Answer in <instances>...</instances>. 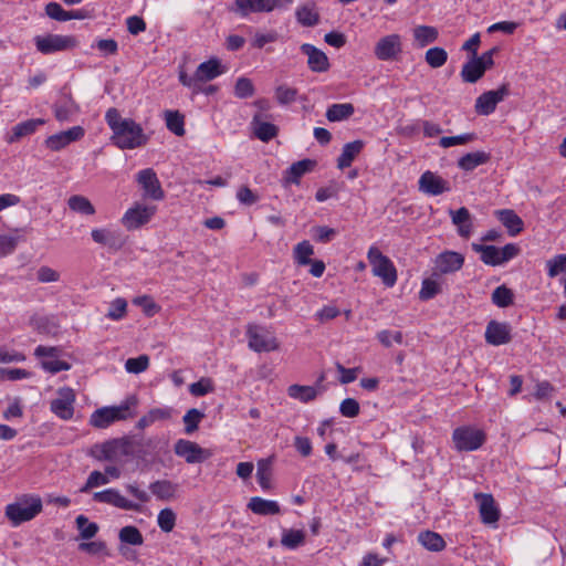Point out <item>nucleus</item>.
<instances>
[{
	"label": "nucleus",
	"mask_w": 566,
	"mask_h": 566,
	"mask_svg": "<svg viewBox=\"0 0 566 566\" xmlns=\"http://www.w3.org/2000/svg\"><path fill=\"white\" fill-rule=\"evenodd\" d=\"M105 120L113 132L111 140L119 149H135L147 144L148 136L132 118H123L117 108H108Z\"/></svg>",
	"instance_id": "nucleus-1"
},
{
	"label": "nucleus",
	"mask_w": 566,
	"mask_h": 566,
	"mask_svg": "<svg viewBox=\"0 0 566 566\" xmlns=\"http://www.w3.org/2000/svg\"><path fill=\"white\" fill-rule=\"evenodd\" d=\"M43 503L39 495L22 494L4 509V515L13 526L33 520L42 512Z\"/></svg>",
	"instance_id": "nucleus-2"
},
{
	"label": "nucleus",
	"mask_w": 566,
	"mask_h": 566,
	"mask_svg": "<svg viewBox=\"0 0 566 566\" xmlns=\"http://www.w3.org/2000/svg\"><path fill=\"white\" fill-rule=\"evenodd\" d=\"M136 398L130 397L119 406L103 407L96 409L90 418V424L94 428L105 429L115 421L126 420L133 417L130 406L136 405Z\"/></svg>",
	"instance_id": "nucleus-3"
},
{
	"label": "nucleus",
	"mask_w": 566,
	"mask_h": 566,
	"mask_svg": "<svg viewBox=\"0 0 566 566\" xmlns=\"http://www.w3.org/2000/svg\"><path fill=\"white\" fill-rule=\"evenodd\" d=\"M33 41L36 51L43 55L71 51L78 45V41L74 35H62L54 33L36 35L33 38Z\"/></svg>",
	"instance_id": "nucleus-4"
},
{
	"label": "nucleus",
	"mask_w": 566,
	"mask_h": 566,
	"mask_svg": "<svg viewBox=\"0 0 566 566\" xmlns=\"http://www.w3.org/2000/svg\"><path fill=\"white\" fill-rule=\"evenodd\" d=\"M367 259L371 265L373 274L380 277L386 286L391 287L396 284L397 270L392 261L382 254L378 248L370 247Z\"/></svg>",
	"instance_id": "nucleus-5"
},
{
	"label": "nucleus",
	"mask_w": 566,
	"mask_h": 566,
	"mask_svg": "<svg viewBox=\"0 0 566 566\" xmlns=\"http://www.w3.org/2000/svg\"><path fill=\"white\" fill-rule=\"evenodd\" d=\"M247 337L249 348L256 353H269L279 349V342L275 335L263 326L248 325Z\"/></svg>",
	"instance_id": "nucleus-6"
},
{
	"label": "nucleus",
	"mask_w": 566,
	"mask_h": 566,
	"mask_svg": "<svg viewBox=\"0 0 566 566\" xmlns=\"http://www.w3.org/2000/svg\"><path fill=\"white\" fill-rule=\"evenodd\" d=\"M452 439L458 451H473L484 443L485 434L479 429L460 427L453 431Z\"/></svg>",
	"instance_id": "nucleus-7"
},
{
	"label": "nucleus",
	"mask_w": 566,
	"mask_h": 566,
	"mask_svg": "<svg viewBox=\"0 0 566 566\" xmlns=\"http://www.w3.org/2000/svg\"><path fill=\"white\" fill-rule=\"evenodd\" d=\"M75 392L70 387H62L57 390V398L50 403L51 411L63 420H70L74 415Z\"/></svg>",
	"instance_id": "nucleus-8"
},
{
	"label": "nucleus",
	"mask_w": 566,
	"mask_h": 566,
	"mask_svg": "<svg viewBox=\"0 0 566 566\" xmlns=\"http://www.w3.org/2000/svg\"><path fill=\"white\" fill-rule=\"evenodd\" d=\"M510 94L509 85L503 84L497 90L488 91L481 94L475 101V112L479 115H491L496 105Z\"/></svg>",
	"instance_id": "nucleus-9"
},
{
	"label": "nucleus",
	"mask_w": 566,
	"mask_h": 566,
	"mask_svg": "<svg viewBox=\"0 0 566 566\" xmlns=\"http://www.w3.org/2000/svg\"><path fill=\"white\" fill-rule=\"evenodd\" d=\"M464 264L463 254L455 251H443L434 259L432 276L451 274L462 269Z\"/></svg>",
	"instance_id": "nucleus-10"
},
{
	"label": "nucleus",
	"mask_w": 566,
	"mask_h": 566,
	"mask_svg": "<svg viewBox=\"0 0 566 566\" xmlns=\"http://www.w3.org/2000/svg\"><path fill=\"white\" fill-rule=\"evenodd\" d=\"M137 182L140 185L145 198L153 200H163L165 198V191L161 188L156 172L151 168L140 170L137 174Z\"/></svg>",
	"instance_id": "nucleus-11"
},
{
	"label": "nucleus",
	"mask_w": 566,
	"mask_h": 566,
	"mask_svg": "<svg viewBox=\"0 0 566 566\" xmlns=\"http://www.w3.org/2000/svg\"><path fill=\"white\" fill-rule=\"evenodd\" d=\"M156 212L155 206L135 205V207L128 209L123 219L122 223L128 229L134 230L148 223L151 217Z\"/></svg>",
	"instance_id": "nucleus-12"
},
{
	"label": "nucleus",
	"mask_w": 566,
	"mask_h": 566,
	"mask_svg": "<svg viewBox=\"0 0 566 566\" xmlns=\"http://www.w3.org/2000/svg\"><path fill=\"white\" fill-rule=\"evenodd\" d=\"M402 51L401 38L399 34H389L379 39L374 53L380 61L395 60Z\"/></svg>",
	"instance_id": "nucleus-13"
},
{
	"label": "nucleus",
	"mask_w": 566,
	"mask_h": 566,
	"mask_svg": "<svg viewBox=\"0 0 566 566\" xmlns=\"http://www.w3.org/2000/svg\"><path fill=\"white\" fill-rule=\"evenodd\" d=\"M512 328L509 323L490 321L485 328V342L493 346H501L512 340Z\"/></svg>",
	"instance_id": "nucleus-14"
},
{
	"label": "nucleus",
	"mask_w": 566,
	"mask_h": 566,
	"mask_svg": "<svg viewBox=\"0 0 566 566\" xmlns=\"http://www.w3.org/2000/svg\"><path fill=\"white\" fill-rule=\"evenodd\" d=\"M175 453L184 458L188 463H200L205 461L208 453L198 443L186 439H179L174 447Z\"/></svg>",
	"instance_id": "nucleus-15"
},
{
	"label": "nucleus",
	"mask_w": 566,
	"mask_h": 566,
	"mask_svg": "<svg viewBox=\"0 0 566 566\" xmlns=\"http://www.w3.org/2000/svg\"><path fill=\"white\" fill-rule=\"evenodd\" d=\"M93 500L98 503L111 504L115 507L129 511H140V505L124 497L115 489H106L93 494Z\"/></svg>",
	"instance_id": "nucleus-16"
},
{
	"label": "nucleus",
	"mask_w": 566,
	"mask_h": 566,
	"mask_svg": "<svg viewBox=\"0 0 566 566\" xmlns=\"http://www.w3.org/2000/svg\"><path fill=\"white\" fill-rule=\"evenodd\" d=\"M91 237L95 243L104 245L112 251H119L126 243V239L118 230L93 229Z\"/></svg>",
	"instance_id": "nucleus-17"
},
{
	"label": "nucleus",
	"mask_w": 566,
	"mask_h": 566,
	"mask_svg": "<svg viewBox=\"0 0 566 566\" xmlns=\"http://www.w3.org/2000/svg\"><path fill=\"white\" fill-rule=\"evenodd\" d=\"M84 134L85 130L82 126H74L67 130L49 136L45 139V146L53 151H59L71 143L80 140Z\"/></svg>",
	"instance_id": "nucleus-18"
},
{
	"label": "nucleus",
	"mask_w": 566,
	"mask_h": 566,
	"mask_svg": "<svg viewBox=\"0 0 566 566\" xmlns=\"http://www.w3.org/2000/svg\"><path fill=\"white\" fill-rule=\"evenodd\" d=\"M450 189L449 181L430 170L424 171L420 176L419 190L427 195L439 196L443 192L450 191Z\"/></svg>",
	"instance_id": "nucleus-19"
},
{
	"label": "nucleus",
	"mask_w": 566,
	"mask_h": 566,
	"mask_svg": "<svg viewBox=\"0 0 566 566\" xmlns=\"http://www.w3.org/2000/svg\"><path fill=\"white\" fill-rule=\"evenodd\" d=\"M474 497L479 503V512L482 523H496L500 518V511L493 496L489 493H475Z\"/></svg>",
	"instance_id": "nucleus-20"
},
{
	"label": "nucleus",
	"mask_w": 566,
	"mask_h": 566,
	"mask_svg": "<svg viewBox=\"0 0 566 566\" xmlns=\"http://www.w3.org/2000/svg\"><path fill=\"white\" fill-rule=\"evenodd\" d=\"M316 166V161L310 158L298 160L293 163L285 171L282 178V182L284 187L289 185L295 184L298 185L301 178L311 171Z\"/></svg>",
	"instance_id": "nucleus-21"
},
{
	"label": "nucleus",
	"mask_w": 566,
	"mask_h": 566,
	"mask_svg": "<svg viewBox=\"0 0 566 566\" xmlns=\"http://www.w3.org/2000/svg\"><path fill=\"white\" fill-rule=\"evenodd\" d=\"M132 442V450L134 451V459L144 460L147 455H150L158 442L157 437L146 438L143 433L128 434Z\"/></svg>",
	"instance_id": "nucleus-22"
},
{
	"label": "nucleus",
	"mask_w": 566,
	"mask_h": 566,
	"mask_svg": "<svg viewBox=\"0 0 566 566\" xmlns=\"http://www.w3.org/2000/svg\"><path fill=\"white\" fill-rule=\"evenodd\" d=\"M301 52L307 55V65L311 71L323 73L329 69V61L327 55L310 43H304L301 45Z\"/></svg>",
	"instance_id": "nucleus-23"
},
{
	"label": "nucleus",
	"mask_w": 566,
	"mask_h": 566,
	"mask_svg": "<svg viewBox=\"0 0 566 566\" xmlns=\"http://www.w3.org/2000/svg\"><path fill=\"white\" fill-rule=\"evenodd\" d=\"M499 221L507 229L511 237H515L524 229L523 220L512 209H501L494 212Z\"/></svg>",
	"instance_id": "nucleus-24"
},
{
	"label": "nucleus",
	"mask_w": 566,
	"mask_h": 566,
	"mask_svg": "<svg viewBox=\"0 0 566 566\" xmlns=\"http://www.w3.org/2000/svg\"><path fill=\"white\" fill-rule=\"evenodd\" d=\"M450 216L453 224L458 227V234L464 239L470 238L473 229L470 211L461 207L458 210H450Z\"/></svg>",
	"instance_id": "nucleus-25"
},
{
	"label": "nucleus",
	"mask_w": 566,
	"mask_h": 566,
	"mask_svg": "<svg viewBox=\"0 0 566 566\" xmlns=\"http://www.w3.org/2000/svg\"><path fill=\"white\" fill-rule=\"evenodd\" d=\"M55 118L59 122H66L78 112V106L70 94H62L53 106Z\"/></svg>",
	"instance_id": "nucleus-26"
},
{
	"label": "nucleus",
	"mask_w": 566,
	"mask_h": 566,
	"mask_svg": "<svg viewBox=\"0 0 566 566\" xmlns=\"http://www.w3.org/2000/svg\"><path fill=\"white\" fill-rule=\"evenodd\" d=\"M44 124L45 120L42 118H33L19 123L12 128V134L7 138V142L9 144L17 143L22 137L33 134L38 127Z\"/></svg>",
	"instance_id": "nucleus-27"
},
{
	"label": "nucleus",
	"mask_w": 566,
	"mask_h": 566,
	"mask_svg": "<svg viewBox=\"0 0 566 566\" xmlns=\"http://www.w3.org/2000/svg\"><path fill=\"white\" fill-rule=\"evenodd\" d=\"M223 73L221 63L218 59L212 57L198 65L196 70L197 80L200 83L211 81Z\"/></svg>",
	"instance_id": "nucleus-28"
},
{
	"label": "nucleus",
	"mask_w": 566,
	"mask_h": 566,
	"mask_svg": "<svg viewBox=\"0 0 566 566\" xmlns=\"http://www.w3.org/2000/svg\"><path fill=\"white\" fill-rule=\"evenodd\" d=\"M234 11L241 17H248L250 13L271 12L268 0H234Z\"/></svg>",
	"instance_id": "nucleus-29"
},
{
	"label": "nucleus",
	"mask_w": 566,
	"mask_h": 566,
	"mask_svg": "<svg viewBox=\"0 0 566 566\" xmlns=\"http://www.w3.org/2000/svg\"><path fill=\"white\" fill-rule=\"evenodd\" d=\"M251 125L253 126V133L262 142H270L279 134V128L269 122L261 119V114H255L252 118Z\"/></svg>",
	"instance_id": "nucleus-30"
},
{
	"label": "nucleus",
	"mask_w": 566,
	"mask_h": 566,
	"mask_svg": "<svg viewBox=\"0 0 566 566\" xmlns=\"http://www.w3.org/2000/svg\"><path fill=\"white\" fill-rule=\"evenodd\" d=\"M364 142L360 139L347 143L342 149V154L337 158V167L345 169L352 165L354 159L360 154L364 148Z\"/></svg>",
	"instance_id": "nucleus-31"
},
{
	"label": "nucleus",
	"mask_w": 566,
	"mask_h": 566,
	"mask_svg": "<svg viewBox=\"0 0 566 566\" xmlns=\"http://www.w3.org/2000/svg\"><path fill=\"white\" fill-rule=\"evenodd\" d=\"M248 509L258 515H275L280 513V505L276 501L265 500L260 496L251 497Z\"/></svg>",
	"instance_id": "nucleus-32"
},
{
	"label": "nucleus",
	"mask_w": 566,
	"mask_h": 566,
	"mask_svg": "<svg viewBox=\"0 0 566 566\" xmlns=\"http://www.w3.org/2000/svg\"><path fill=\"white\" fill-rule=\"evenodd\" d=\"M296 20L303 27H314L319 22V13L314 2L308 1L295 11Z\"/></svg>",
	"instance_id": "nucleus-33"
},
{
	"label": "nucleus",
	"mask_w": 566,
	"mask_h": 566,
	"mask_svg": "<svg viewBox=\"0 0 566 566\" xmlns=\"http://www.w3.org/2000/svg\"><path fill=\"white\" fill-rule=\"evenodd\" d=\"M490 159L491 155L482 150L468 153L459 158L458 167L464 171H472L476 167L486 164Z\"/></svg>",
	"instance_id": "nucleus-34"
},
{
	"label": "nucleus",
	"mask_w": 566,
	"mask_h": 566,
	"mask_svg": "<svg viewBox=\"0 0 566 566\" xmlns=\"http://www.w3.org/2000/svg\"><path fill=\"white\" fill-rule=\"evenodd\" d=\"M471 247L474 252L480 253V259L484 264L491 266L500 265V248L480 243H472Z\"/></svg>",
	"instance_id": "nucleus-35"
},
{
	"label": "nucleus",
	"mask_w": 566,
	"mask_h": 566,
	"mask_svg": "<svg viewBox=\"0 0 566 566\" xmlns=\"http://www.w3.org/2000/svg\"><path fill=\"white\" fill-rule=\"evenodd\" d=\"M150 492L161 501L172 499L177 491V484L169 480H157L149 485Z\"/></svg>",
	"instance_id": "nucleus-36"
},
{
	"label": "nucleus",
	"mask_w": 566,
	"mask_h": 566,
	"mask_svg": "<svg viewBox=\"0 0 566 566\" xmlns=\"http://www.w3.org/2000/svg\"><path fill=\"white\" fill-rule=\"evenodd\" d=\"M287 394L291 398L307 403L316 399V397L318 396V390L316 389V387L313 386H303L294 384L287 388Z\"/></svg>",
	"instance_id": "nucleus-37"
},
{
	"label": "nucleus",
	"mask_w": 566,
	"mask_h": 566,
	"mask_svg": "<svg viewBox=\"0 0 566 566\" xmlns=\"http://www.w3.org/2000/svg\"><path fill=\"white\" fill-rule=\"evenodd\" d=\"M484 67H482L480 62L472 56V59L462 66L461 77L463 82L475 83L484 75Z\"/></svg>",
	"instance_id": "nucleus-38"
},
{
	"label": "nucleus",
	"mask_w": 566,
	"mask_h": 566,
	"mask_svg": "<svg viewBox=\"0 0 566 566\" xmlns=\"http://www.w3.org/2000/svg\"><path fill=\"white\" fill-rule=\"evenodd\" d=\"M419 543L431 552H441L446 547V541L443 537L431 531L421 532L418 535Z\"/></svg>",
	"instance_id": "nucleus-39"
},
{
	"label": "nucleus",
	"mask_w": 566,
	"mask_h": 566,
	"mask_svg": "<svg viewBox=\"0 0 566 566\" xmlns=\"http://www.w3.org/2000/svg\"><path fill=\"white\" fill-rule=\"evenodd\" d=\"M355 112L352 103L332 104L326 111V118L329 122H342L349 118Z\"/></svg>",
	"instance_id": "nucleus-40"
},
{
	"label": "nucleus",
	"mask_w": 566,
	"mask_h": 566,
	"mask_svg": "<svg viewBox=\"0 0 566 566\" xmlns=\"http://www.w3.org/2000/svg\"><path fill=\"white\" fill-rule=\"evenodd\" d=\"M438 30L434 27L418 25L413 29V38L419 48H424L438 39Z\"/></svg>",
	"instance_id": "nucleus-41"
},
{
	"label": "nucleus",
	"mask_w": 566,
	"mask_h": 566,
	"mask_svg": "<svg viewBox=\"0 0 566 566\" xmlns=\"http://www.w3.org/2000/svg\"><path fill=\"white\" fill-rule=\"evenodd\" d=\"M24 238L20 234L19 230H14L13 233L0 234V258L12 254L19 242L23 241Z\"/></svg>",
	"instance_id": "nucleus-42"
},
{
	"label": "nucleus",
	"mask_w": 566,
	"mask_h": 566,
	"mask_svg": "<svg viewBox=\"0 0 566 566\" xmlns=\"http://www.w3.org/2000/svg\"><path fill=\"white\" fill-rule=\"evenodd\" d=\"M69 208L84 216H93L96 210L92 202L84 196L73 195L67 200Z\"/></svg>",
	"instance_id": "nucleus-43"
},
{
	"label": "nucleus",
	"mask_w": 566,
	"mask_h": 566,
	"mask_svg": "<svg viewBox=\"0 0 566 566\" xmlns=\"http://www.w3.org/2000/svg\"><path fill=\"white\" fill-rule=\"evenodd\" d=\"M165 119L167 128L176 136H184L185 130V117L178 111H166Z\"/></svg>",
	"instance_id": "nucleus-44"
},
{
	"label": "nucleus",
	"mask_w": 566,
	"mask_h": 566,
	"mask_svg": "<svg viewBox=\"0 0 566 566\" xmlns=\"http://www.w3.org/2000/svg\"><path fill=\"white\" fill-rule=\"evenodd\" d=\"M272 459H263L258 462V471L256 479L258 483L263 490H269L271 488V478H272Z\"/></svg>",
	"instance_id": "nucleus-45"
},
{
	"label": "nucleus",
	"mask_w": 566,
	"mask_h": 566,
	"mask_svg": "<svg viewBox=\"0 0 566 566\" xmlns=\"http://www.w3.org/2000/svg\"><path fill=\"white\" fill-rule=\"evenodd\" d=\"M491 298L493 304L497 307L504 308L513 304L514 294L506 285H500L493 291Z\"/></svg>",
	"instance_id": "nucleus-46"
},
{
	"label": "nucleus",
	"mask_w": 566,
	"mask_h": 566,
	"mask_svg": "<svg viewBox=\"0 0 566 566\" xmlns=\"http://www.w3.org/2000/svg\"><path fill=\"white\" fill-rule=\"evenodd\" d=\"M118 537L122 543L134 546H139L144 543V537L140 531L136 526L132 525L122 527Z\"/></svg>",
	"instance_id": "nucleus-47"
},
{
	"label": "nucleus",
	"mask_w": 566,
	"mask_h": 566,
	"mask_svg": "<svg viewBox=\"0 0 566 566\" xmlns=\"http://www.w3.org/2000/svg\"><path fill=\"white\" fill-rule=\"evenodd\" d=\"M305 541V534L301 530H285L282 534L281 544L290 549H295Z\"/></svg>",
	"instance_id": "nucleus-48"
},
{
	"label": "nucleus",
	"mask_w": 566,
	"mask_h": 566,
	"mask_svg": "<svg viewBox=\"0 0 566 566\" xmlns=\"http://www.w3.org/2000/svg\"><path fill=\"white\" fill-rule=\"evenodd\" d=\"M75 523L80 531V537L83 539L93 538L99 530L98 525L95 522H90L85 515H78Z\"/></svg>",
	"instance_id": "nucleus-49"
},
{
	"label": "nucleus",
	"mask_w": 566,
	"mask_h": 566,
	"mask_svg": "<svg viewBox=\"0 0 566 566\" xmlns=\"http://www.w3.org/2000/svg\"><path fill=\"white\" fill-rule=\"evenodd\" d=\"M314 254L313 245L304 240L297 243L294 248V259L300 265H307L311 263V255Z\"/></svg>",
	"instance_id": "nucleus-50"
},
{
	"label": "nucleus",
	"mask_w": 566,
	"mask_h": 566,
	"mask_svg": "<svg viewBox=\"0 0 566 566\" xmlns=\"http://www.w3.org/2000/svg\"><path fill=\"white\" fill-rule=\"evenodd\" d=\"M476 139L475 133H464L457 136H444L439 140V145L442 148H449L455 145H467Z\"/></svg>",
	"instance_id": "nucleus-51"
},
{
	"label": "nucleus",
	"mask_w": 566,
	"mask_h": 566,
	"mask_svg": "<svg viewBox=\"0 0 566 566\" xmlns=\"http://www.w3.org/2000/svg\"><path fill=\"white\" fill-rule=\"evenodd\" d=\"M448 60V53L444 49L434 46L426 52V62L433 69L441 67Z\"/></svg>",
	"instance_id": "nucleus-52"
},
{
	"label": "nucleus",
	"mask_w": 566,
	"mask_h": 566,
	"mask_svg": "<svg viewBox=\"0 0 566 566\" xmlns=\"http://www.w3.org/2000/svg\"><path fill=\"white\" fill-rule=\"evenodd\" d=\"M176 513L171 509H163L157 517L159 528L165 533L171 532L176 525Z\"/></svg>",
	"instance_id": "nucleus-53"
},
{
	"label": "nucleus",
	"mask_w": 566,
	"mask_h": 566,
	"mask_svg": "<svg viewBox=\"0 0 566 566\" xmlns=\"http://www.w3.org/2000/svg\"><path fill=\"white\" fill-rule=\"evenodd\" d=\"M254 93H255V88H254L253 82L250 78L241 76L237 80L235 85H234V95L238 98H241V99L249 98V97L253 96Z\"/></svg>",
	"instance_id": "nucleus-54"
},
{
	"label": "nucleus",
	"mask_w": 566,
	"mask_h": 566,
	"mask_svg": "<svg viewBox=\"0 0 566 566\" xmlns=\"http://www.w3.org/2000/svg\"><path fill=\"white\" fill-rule=\"evenodd\" d=\"M546 268L549 277H556L560 273H566V254H557L547 260Z\"/></svg>",
	"instance_id": "nucleus-55"
},
{
	"label": "nucleus",
	"mask_w": 566,
	"mask_h": 566,
	"mask_svg": "<svg viewBox=\"0 0 566 566\" xmlns=\"http://www.w3.org/2000/svg\"><path fill=\"white\" fill-rule=\"evenodd\" d=\"M439 293H441V285L433 279H424L419 292V298L421 301H429Z\"/></svg>",
	"instance_id": "nucleus-56"
},
{
	"label": "nucleus",
	"mask_w": 566,
	"mask_h": 566,
	"mask_svg": "<svg viewBox=\"0 0 566 566\" xmlns=\"http://www.w3.org/2000/svg\"><path fill=\"white\" fill-rule=\"evenodd\" d=\"M205 417V413L200 410L192 408L189 409L184 416L185 432L191 434L198 429L200 420Z\"/></svg>",
	"instance_id": "nucleus-57"
},
{
	"label": "nucleus",
	"mask_w": 566,
	"mask_h": 566,
	"mask_svg": "<svg viewBox=\"0 0 566 566\" xmlns=\"http://www.w3.org/2000/svg\"><path fill=\"white\" fill-rule=\"evenodd\" d=\"M297 90L286 85H279L275 88V98L280 105H289L296 101Z\"/></svg>",
	"instance_id": "nucleus-58"
},
{
	"label": "nucleus",
	"mask_w": 566,
	"mask_h": 566,
	"mask_svg": "<svg viewBox=\"0 0 566 566\" xmlns=\"http://www.w3.org/2000/svg\"><path fill=\"white\" fill-rule=\"evenodd\" d=\"M149 366V357L147 355H140L135 358H128L125 363V369L130 374H140L145 371Z\"/></svg>",
	"instance_id": "nucleus-59"
},
{
	"label": "nucleus",
	"mask_w": 566,
	"mask_h": 566,
	"mask_svg": "<svg viewBox=\"0 0 566 566\" xmlns=\"http://www.w3.org/2000/svg\"><path fill=\"white\" fill-rule=\"evenodd\" d=\"M109 482L106 474L99 471H92L86 480V483L80 489L82 493H87L92 489L105 485Z\"/></svg>",
	"instance_id": "nucleus-60"
},
{
	"label": "nucleus",
	"mask_w": 566,
	"mask_h": 566,
	"mask_svg": "<svg viewBox=\"0 0 566 566\" xmlns=\"http://www.w3.org/2000/svg\"><path fill=\"white\" fill-rule=\"evenodd\" d=\"M126 311H127L126 300L118 297L111 303L108 312L106 314V317L114 319V321H118L125 316Z\"/></svg>",
	"instance_id": "nucleus-61"
},
{
	"label": "nucleus",
	"mask_w": 566,
	"mask_h": 566,
	"mask_svg": "<svg viewBox=\"0 0 566 566\" xmlns=\"http://www.w3.org/2000/svg\"><path fill=\"white\" fill-rule=\"evenodd\" d=\"M115 439L106 441L101 447L99 460L120 461Z\"/></svg>",
	"instance_id": "nucleus-62"
},
{
	"label": "nucleus",
	"mask_w": 566,
	"mask_h": 566,
	"mask_svg": "<svg viewBox=\"0 0 566 566\" xmlns=\"http://www.w3.org/2000/svg\"><path fill=\"white\" fill-rule=\"evenodd\" d=\"M213 389H214L213 384H212L211 379H209V378H201L200 380H198L189 386L190 394L196 397H201L209 392H212Z\"/></svg>",
	"instance_id": "nucleus-63"
},
{
	"label": "nucleus",
	"mask_w": 566,
	"mask_h": 566,
	"mask_svg": "<svg viewBox=\"0 0 566 566\" xmlns=\"http://www.w3.org/2000/svg\"><path fill=\"white\" fill-rule=\"evenodd\" d=\"M92 48H96L104 56L115 55L118 52V43L114 39H99Z\"/></svg>",
	"instance_id": "nucleus-64"
}]
</instances>
